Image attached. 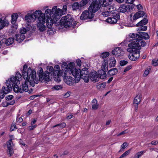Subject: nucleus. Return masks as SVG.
Segmentation results:
<instances>
[{
    "label": "nucleus",
    "instance_id": "f257e3e1",
    "mask_svg": "<svg viewBox=\"0 0 158 158\" xmlns=\"http://www.w3.org/2000/svg\"><path fill=\"white\" fill-rule=\"evenodd\" d=\"M69 65L70 68H69V69L70 70L71 73L77 82L80 80L81 77L84 80L85 82L88 83L89 81V72L88 68L84 67L81 70L80 69H76L75 65L73 62L70 63Z\"/></svg>",
    "mask_w": 158,
    "mask_h": 158
},
{
    "label": "nucleus",
    "instance_id": "f03ea898",
    "mask_svg": "<svg viewBox=\"0 0 158 158\" xmlns=\"http://www.w3.org/2000/svg\"><path fill=\"white\" fill-rule=\"evenodd\" d=\"M22 77L21 74L18 72L16 74L15 77L13 76L8 80L9 82H11L14 85V91L17 93H22L24 91H27L28 90V82H29L30 83L31 79H29V80H26L25 78L24 84H22L20 87L18 85L20 83L19 79Z\"/></svg>",
    "mask_w": 158,
    "mask_h": 158
},
{
    "label": "nucleus",
    "instance_id": "7ed1b4c3",
    "mask_svg": "<svg viewBox=\"0 0 158 158\" xmlns=\"http://www.w3.org/2000/svg\"><path fill=\"white\" fill-rule=\"evenodd\" d=\"M27 67L28 66L26 64L24 65L22 72V75L24 79L26 78V80L31 79L30 84L32 87H34L35 84H37L38 83V78H36V73L35 70L31 69L30 67H29L27 72Z\"/></svg>",
    "mask_w": 158,
    "mask_h": 158
},
{
    "label": "nucleus",
    "instance_id": "20e7f679",
    "mask_svg": "<svg viewBox=\"0 0 158 158\" xmlns=\"http://www.w3.org/2000/svg\"><path fill=\"white\" fill-rule=\"evenodd\" d=\"M138 33L139 34H130L129 35L131 39L129 40V41L130 42L138 43L142 47H145L147 45V43L143 39L148 40L149 39L150 36L148 33L146 32Z\"/></svg>",
    "mask_w": 158,
    "mask_h": 158
},
{
    "label": "nucleus",
    "instance_id": "39448f33",
    "mask_svg": "<svg viewBox=\"0 0 158 158\" xmlns=\"http://www.w3.org/2000/svg\"><path fill=\"white\" fill-rule=\"evenodd\" d=\"M130 43L128 44V48L127 49L128 52L131 53V55H129V58L131 60L135 61L140 57V50L142 46L138 43Z\"/></svg>",
    "mask_w": 158,
    "mask_h": 158
},
{
    "label": "nucleus",
    "instance_id": "423d86ee",
    "mask_svg": "<svg viewBox=\"0 0 158 158\" xmlns=\"http://www.w3.org/2000/svg\"><path fill=\"white\" fill-rule=\"evenodd\" d=\"M95 3L92 2L88 8V10H85L82 13L80 17L81 20L86 21H91L94 16V13L99 9V6H95Z\"/></svg>",
    "mask_w": 158,
    "mask_h": 158
},
{
    "label": "nucleus",
    "instance_id": "0eeeda50",
    "mask_svg": "<svg viewBox=\"0 0 158 158\" xmlns=\"http://www.w3.org/2000/svg\"><path fill=\"white\" fill-rule=\"evenodd\" d=\"M52 10L53 11V14L51 16V20H50V22H49V20L48 19L46 22L47 26L51 31H52L51 28L53 24L56 26L62 15L64 14L62 10L59 8L57 9L56 6H54Z\"/></svg>",
    "mask_w": 158,
    "mask_h": 158
},
{
    "label": "nucleus",
    "instance_id": "6e6552de",
    "mask_svg": "<svg viewBox=\"0 0 158 158\" xmlns=\"http://www.w3.org/2000/svg\"><path fill=\"white\" fill-rule=\"evenodd\" d=\"M74 20L72 15L69 14L62 17L60 22H58L56 26H59L58 29H59L63 28V27L68 28L71 27L72 23Z\"/></svg>",
    "mask_w": 158,
    "mask_h": 158
},
{
    "label": "nucleus",
    "instance_id": "1a4fd4ad",
    "mask_svg": "<svg viewBox=\"0 0 158 158\" xmlns=\"http://www.w3.org/2000/svg\"><path fill=\"white\" fill-rule=\"evenodd\" d=\"M70 67L69 64H68L67 63L65 62H63L62 63L61 68L64 72V74L63 76L64 77V81L68 85H72L74 82L73 78L71 77L66 76L68 72H70V70L69 69Z\"/></svg>",
    "mask_w": 158,
    "mask_h": 158
},
{
    "label": "nucleus",
    "instance_id": "9d476101",
    "mask_svg": "<svg viewBox=\"0 0 158 158\" xmlns=\"http://www.w3.org/2000/svg\"><path fill=\"white\" fill-rule=\"evenodd\" d=\"M37 74L38 75L39 79L38 81L44 82H47L51 80V77L49 76V73L48 71H45L44 73V71L41 67H40L38 69Z\"/></svg>",
    "mask_w": 158,
    "mask_h": 158
},
{
    "label": "nucleus",
    "instance_id": "9b49d317",
    "mask_svg": "<svg viewBox=\"0 0 158 158\" xmlns=\"http://www.w3.org/2000/svg\"><path fill=\"white\" fill-rule=\"evenodd\" d=\"M64 72L62 70L61 72L60 70V67L58 65H56L54 67V70L52 73V75L53 76L54 80L58 82L61 81L60 77L63 76Z\"/></svg>",
    "mask_w": 158,
    "mask_h": 158
},
{
    "label": "nucleus",
    "instance_id": "f8f14e48",
    "mask_svg": "<svg viewBox=\"0 0 158 158\" xmlns=\"http://www.w3.org/2000/svg\"><path fill=\"white\" fill-rule=\"evenodd\" d=\"M112 0H99L97 2L95 1H94L92 2L95 3V6L96 7L98 5L99 6V9L102 6L103 7H106L109 6L111 4Z\"/></svg>",
    "mask_w": 158,
    "mask_h": 158
},
{
    "label": "nucleus",
    "instance_id": "ddd939ff",
    "mask_svg": "<svg viewBox=\"0 0 158 158\" xmlns=\"http://www.w3.org/2000/svg\"><path fill=\"white\" fill-rule=\"evenodd\" d=\"M135 6V4H131L127 6L124 4L121 5L118 9V12L122 13H124L126 11L131 12L134 8Z\"/></svg>",
    "mask_w": 158,
    "mask_h": 158
},
{
    "label": "nucleus",
    "instance_id": "4468645a",
    "mask_svg": "<svg viewBox=\"0 0 158 158\" xmlns=\"http://www.w3.org/2000/svg\"><path fill=\"white\" fill-rule=\"evenodd\" d=\"M6 87L3 86L2 87V90L5 94H6L10 92V91L12 90V87L14 89V85L11 82H9V80H6Z\"/></svg>",
    "mask_w": 158,
    "mask_h": 158
},
{
    "label": "nucleus",
    "instance_id": "2eb2a0df",
    "mask_svg": "<svg viewBox=\"0 0 158 158\" xmlns=\"http://www.w3.org/2000/svg\"><path fill=\"white\" fill-rule=\"evenodd\" d=\"M112 53L117 57H119L123 56L124 55V52L123 48L121 47H117L112 50Z\"/></svg>",
    "mask_w": 158,
    "mask_h": 158
},
{
    "label": "nucleus",
    "instance_id": "dca6fc26",
    "mask_svg": "<svg viewBox=\"0 0 158 158\" xmlns=\"http://www.w3.org/2000/svg\"><path fill=\"white\" fill-rule=\"evenodd\" d=\"M33 15L35 16V19L38 18L39 22L42 21L44 22V19H45L43 16L44 14L42 13L40 10H36L33 14Z\"/></svg>",
    "mask_w": 158,
    "mask_h": 158
},
{
    "label": "nucleus",
    "instance_id": "f3484780",
    "mask_svg": "<svg viewBox=\"0 0 158 158\" xmlns=\"http://www.w3.org/2000/svg\"><path fill=\"white\" fill-rule=\"evenodd\" d=\"M89 77L91 80L94 82H98L100 78L98 74L94 70L91 71Z\"/></svg>",
    "mask_w": 158,
    "mask_h": 158
},
{
    "label": "nucleus",
    "instance_id": "a211bd4d",
    "mask_svg": "<svg viewBox=\"0 0 158 158\" xmlns=\"http://www.w3.org/2000/svg\"><path fill=\"white\" fill-rule=\"evenodd\" d=\"M144 16L145 17H147V15L144 11H139L134 15L133 17V21H135L137 19Z\"/></svg>",
    "mask_w": 158,
    "mask_h": 158
},
{
    "label": "nucleus",
    "instance_id": "6ab92c4d",
    "mask_svg": "<svg viewBox=\"0 0 158 158\" xmlns=\"http://www.w3.org/2000/svg\"><path fill=\"white\" fill-rule=\"evenodd\" d=\"M53 14V11L52 10L49 9H47L46 10L45 13L44 14L43 16L46 19L47 18L46 20V22L47 19L49 20V22H50V20H51V16H52Z\"/></svg>",
    "mask_w": 158,
    "mask_h": 158
},
{
    "label": "nucleus",
    "instance_id": "aec40b11",
    "mask_svg": "<svg viewBox=\"0 0 158 158\" xmlns=\"http://www.w3.org/2000/svg\"><path fill=\"white\" fill-rule=\"evenodd\" d=\"M2 15L0 14V30L3 28L5 26H7L9 24L8 21L4 19H2Z\"/></svg>",
    "mask_w": 158,
    "mask_h": 158
},
{
    "label": "nucleus",
    "instance_id": "412c9836",
    "mask_svg": "<svg viewBox=\"0 0 158 158\" xmlns=\"http://www.w3.org/2000/svg\"><path fill=\"white\" fill-rule=\"evenodd\" d=\"M35 16L28 13L24 17L25 20L28 22H32L35 20Z\"/></svg>",
    "mask_w": 158,
    "mask_h": 158
},
{
    "label": "nucleus",
    "instance_id": "4be33fe9",
    "mask_svg": "<svg viewBox=\"0 0 158 158\" xmlns=\"http://www.w3.org/2000/svg\"><path fill=\"white\" fill-rule=\"evenodd\" d=\"M45 19H44V22L42 21L39 22L37 24V28L41 32H43L45 30L46 27L44 25L45 23Z\"/></svg>",
    "mask_w": 158,
    "mask_h": 158
},
{
    "label": "nucleus",
    "instance_id": "5701e85b",
    "mask_svg": "<svg viewBox=\"0 0 158 158\" xmlns=\"http://www.w3.org/2000/svg\"><path fill=\"white\" fill-rule=\"evenodd\" d=\"M16 40L19 43L22 42L25 39V36L24 35L19 33L15 35Z\"/></svg>",
    "mask_w": 158,
    "mask_h": 158
},
{
    "label": "nucleus",
    "instance_id": "b1692460",
    "mask_svg": "<svg viewBox=\"0 0 158 158\" xmlns=\"http://www.w3.org/2000/svg\"><path fill=\"white\" fill-rule=\"evenodd\" d=\"M118 72V69L116 68H114L109 70L107 72L108 77H110L116 75Z\"/></svg>",
    "mask_w": 158,
    "mask_h": 158
},
{
    "label": "nucleus",
    "instance_id": "393cba45",
    "mask_svg": "<svg viewBox=\"0 0 158 158\" xmlns=\"http://www.w3.org/2000/svg\"><path fill=\"white\" fill-rule=\"evenodd\" d=\"M107 71L103 69L98 71V74L100 78L104 79L105 78L106 76V72Z\"/></svg>",
    "mask_w": 158,
    "mask_h": 158
},
{
    "label": "nucleus",
    "instance_id": "a878e982",
    "mask_svg": "<svg viewBox=\"0 0 158 158\" xmlns=\"http://www.w3.org/2000/svg\"><path fill=\"white\" fill-rule=\"evenodd\" d=\"M116 63V60L113 57H111L109 60V66L110 67H114L115 66Z\"/></svg>",
    "mask_w": 158,
    "mask_h": 158
},
{
    "label": "nucleus",
    "instance_id": "bb28decb",
    "mask_svg": "<svg viewBox=\"0 0 158 158\" xmlns=\"http://www.w3.org/2000/svg\"><path fill=\"white\" fill-rule=\"evenodd\" d=\"M14 41V39L13 38H9L8 39L6 38V40H5L3 44H5L7 46L10 45L12 44Z\"/></svg>",
    "mask_w": 158,
    "mask_h": 158
},
{
    "label": "nucleus",
    "instance_id": "cd10ccee",
    "mask_svg": "<svg viewBox=\"0 0 158 158\" xmlns=\"http://www.w3.org/2000/svg\"><path fill=\"white\" fill-rule=\"evenodd\" d=\"M102 66L101 67L102 69L105 71L108 70V61L107 59H105L103 60L102 63Z\"/></svg>",
    "mask_w": 158,
    "mask_h": 158
},
{
    "label": "nucleus",
    "instance_id": "c85d7f7f",
    "mask_svg": "<svg viewBox=\"0 0 158 158\" xmlns=\"http://www.w3.org/2000/svg\"><path fill=\"white\" fill-rule=\"evenodd\" d=\"M148 22V19L144 18L143 19L141 20L139 23H138L136 25V27L141 26H144Z\"/></svg>",
    "mask_w": 158,
    "mask_h": 158
},
{
    "label": "nucleus",
    "instance_id": "c756f323",
    "mask_svg": "<svg viewBox=\"0 0 158 158\" xmlns=\"http://www.w3.org/2000/svg\"><path fill=\"white\" fill-rule=\"evenodd\" d=\"M141 95L139 94L135 98L134 101V104H139L141 101Z\"/></svg>",
    "mask_w": 158,
    "mask_h": 158
},
{
    "label": "nucleus",
    "instance_id": "7c9ffc66",
    "mask_svg": "<svg viewBox=\"0 0 158 158\" xmlns=\"http://www.w3.org/2000/svg\"><path fill=\"white\" fill-rule=\"evenodd\" d=\"M106 21L109 23L114 24L116 23L117 22V19L114 17H109L106 19Z\"/></svg>",
    "mask_w": 158,
    "mask_h": 158
},
{
    "label": "nucleus",
    "instance_id": "2f4dec72",
    "mask_svg": "<svg viewBox=\"0 0 158 158\" xmlns=\"http://www.w3.org/2000/svg\"><path fill=\"white\" fill-rule=\"evenodd\" d=\"M106 85V83L105 82L98 83L97 85V89L101 91L105 88Z\"/></svg>",
    "mask_w": 158,
    "mask_h": 158
},
{
    "label": "nucleus",
    "instance_id": "473e14b6",
    "mask_svg": "<svg viewBox=\"0 0 158 158\" xmlns=\"http://www.w3.org/2000/svg\"><path fill=\"white\" fill-rule=\"evenodd\" d=\"M18 15L16 13H14L11 15V23L15 24L17 21Z\"/></svg>",
    "mask_w": 158,
    "mask_h": 158
},
{
    "label": "nucleus",
    "instance_id": "72a5a7b5",
    "mask_svg": "<svg viewBox=\"0 0 158 158\" xmlns=\"http://www.w3.org/2000/svg\"><path fill=\"white\" fill-rule=\"evenodd\" d=\"M108 10L109 11H106L105 12H104L102 13V15H103L105 17H107L110 14V12L111 14H114L115 13V11L113 10V11L110 10V8H109V7L108 8Z\"/></svg>",
    "mask_w": 158,
    "mask_h": 158
},
{
    "label": "nucleus",
    "instance_id": "f704fd0d",
    "mask_svg": "<svg viewBox=\"0 0 158 158\" xmlns=\"http://www.w3.org/2000/svg\"><path fill=\"white\" fill-rule=\"evenodd\" d=\"M88 0H82L81 1L79 4L80 9H81L84 7V6L88 3Z\"/></svg>",
    "mask_w": 158,
    "mask_h": 158
},
{
    "label": "nucleus",
    "instance_id": "c9c22d12",
    "mask_svg": "<svg viewBox=\"0 0 158 158\" xmlns=\"http://www.w3.org/2000/svg\"><path fill=\"white\" fill-rule=\"evenodd\" d=\"M15 103V101L14 100H13L11 102H10V103H8L5 102L2 103V105L3 107H6L10 105H13Z\"/></svg>",
    "mask_w": 158,
    "mask_h": 158
},
{
    "label": "nucleus",
    "instance_id": "e433bc0d",
    "mask_svg": "<svg viewBox=\"0 0 158 158\" xmlns=\"http://www.w3.org/2000/svg\"><path fill=\"white\" fill-rule=\"evenodd\" d=\"M109 55L110 53L108 52H103L100 55V57L102 59L106 58Z\"/></svg>",
    "mask_w": 158,
    "mask_h": 158
},
{
    "label": "nucleus",
    "instance_id": "4c0bfd02",
    "mask_svg": "<svg viewBox=\"0 0 158 158\" xmlns=\"http://www.w3.org/2000/svg\"><path fill=\"white\" fill-rule=\"evenodd\" d=\"M72 7L73 10L78 9H80V10L81 9L80 7L79 4L78 2H75L74 3L72 6Z\"/></svg>",
    "mask_w": 158,
    "mask_h": 158
},
{
    "label": "nucleus",
    "instance_id": "58836bf2",
    "mask_svg": "<svg viewBox=\"0 0 158 158\" xmlns=\"http://www.w3.org/2000/svg\"><path fill=\"white\" fill-rule=\"evenodd\" d=\"M66 126V124L65 123H61L56 124L52 127L53 128L59 126L61 129L64 128Z\"/></svg>",
    "mask_w": 158,
    "mask_h": 158
},
{
    "label": "nucleus",
    "instance_id": "ea45409f",
    "mask_svg": "<svg viewBox=\"0 0 158 158\" xmlns=\"http://www.w3.org/2000/svg\"><path fill=\"white\" fill-rule=\"evenodd\" d=\"M6 145L7 148H13V144L12 141H11V139H9L6 142Z\"/></svg>",
    "mask_w": 158,
    "mask_h": 158
},
{
    "label": "nucleus",
    "instance_id": "a19ab883",
    "mask_svg": "<svg viewBox=\"0 0 158 158\" xmlns=\"http://www.w3.org/2000/svg\"><path fill=\"white\" fill-rule=\"evenodd\" d=\"M145 151H143L141 152H138L135 156L134 158H139L143 153L145 152Z\"/></svg>",
    "mask_w": 158,
    "mask_h": 158
},
{
    "label": "nucleus",
    "instance_id": "79ce46f5",
    "mask_svg": "<svg viewBox=\"0 0 158 158\" xmlns=\"http://www.w3.org/2000/svg\"><path fill=\"white\" fill-rule=\"evenodd\" d=\"M6 36L4 35H1L0 36V42L1 45H3L4 42H5V40H6Z\"/></svg>",
    "mask_w": 158,
    "mask_h": 158
},
{
    "label": "nucleus",
    "instance_id": "37998d69",
    "mask_svg": "<svg viewBox=\"0 0 158 158\" xmlns=\"http://www.w3.org/2000/svg\"><path fill=\"white\" fill-rule=\"evenodd\" d=\"M139 27L138 28V31H144L147 30V26H142Z\"/></svg>",
    "mask_w": 158,
    "mask_h": 158
},
{
    "label": "nucleus",
    "instance_id": "c03bdc74",
    "mask_svg": "<svg viewBox=\"0 0 158 158\" xmlns=\"http://www.w3.org/2000/svg\"><path fill=\"white\" fill-rule=\"evenodd\" d=\"M131 149L126 151L119 158H123L127 156L130 152Z\"/></svg>",
    "mask_w": 158,
    "mask_h": 158
},
{
    "label": "nucleus",
    "instance_id": "a18cd8bd",
    "mask_svg": "<svg viewBox=\"0 0 158 158\" xmlns=\"http://www.w3.org/2000/svg\"><path fill=\"white\" fill-rule=\"evenodd\" d=\"M151 70V69L150 68H147L145 70L143 75L144 77H146L149 73V72Z\"/></svg>",
    "mask_w": 158,
    "mask_h": 158
},
{
    "label": "nucleus",
    "instance_id": "49530a36",
    "mask_svg": "<svg viewBox=\"0 0 158 158\" xmlns=\"http://www.w3.org/2000/svg\"><path fill=\"white\" fill-rule=\"evenodd\" d=\"M152 64L155 66L158 65V59H154L152 60Z\"/></svg>",
    "mask_w": 158,
    "mask_h": 158
},
{
    "label": "nucleus",
    "instance_id": "de8ad7c7",
    "mask_svg": "<svg viewBox=\"0 0 158 158\" xmlns=\"http://www.w3.org/2000/svg\"><path fill=\"white\" fill-rule=\"evenodd\" d=\"M7 150L9 152L8 154L10 155V156H11L14 153L13 148H7Z\"/></svg>",
    "mask_w": 158,
    "mask_h": 158
},
{
    "label": "nucleus",
    "instance_id": "09e8293b",
    "mask_svg": "<svg viewBox=\"0 0 158 158\" xmlns=\"http://www.w3.org/2000/svg\"><path fill=\"white\" fill-rule=\"evenodd\" d=\"M63 86L61 85H55L53 87L54 89L57 90H59L62 88Z\"/></svg>",
    "mask_w": 158,
    "mask_h": 158
},
{
    "label": "nucleus",
    "instance_id": "8fccbe9b",
    "mask_svg": "<svg viewBox=\"0 0 158 158\" xmlns=\"http://www.w3.org/2000/svg\"><path fill=\"white\" fill-rule=\"evenodd\" d=\"M128 63V62L125 60H121L119 62V64L121 66H123L126 65Z\"/></svg>",
    "mask_w": 158,
    "mask_h": 158
},
{
    "label": "nucleus",
    "instance_id": "3c124183",
    "mask_svg": "<svg viewBox=\"0 0 158 158\" xmlns=\"http://www.w3.org/2000/svg\"><path fill=\"white\" fill-rule=\"evenodd\" d=\"M54 70V68L52 66H50L49 69V75L51 73V77L52 76V73L53 72Z\"/></svg>",
    "mask_w": 158,
    "mask_h": 158
},
{
    "label": "nucleus",
    "instance_id": "603ef678",
    "mask_svg": "<svg viewBox=\"0 0 158 158\" xmlns=\"http://www.w3.org/2000/svg\"><path fill=\"white\" fill-rule=\"evenodd\" d=\"M27 31V30L25 28H23L22 29H21L20 30V34L24 35Z\"/></svg>",
    "mask_w": 158,
    "mask_h": 158
},
{
    "label": "nucleus",
    "instance_id": "864d4df0",
    "mask_svg": "<svg viewBox=\"0 0 158 158\" xmlns=\"http://www.w3.org/2000/svg\"><path fill=\"white\" fill-rule=\"evenodd\" d=\"M98 105L97 103H94L92 105V108L93 110H97L98 107Z\"/></svg>",
    "mask_w": 158,
    "mask_h": 158
},
{
    "label": "nucleus",
    "instance_id": "5fc2aeb1",
    "mask_svg": "<svg viewBox=\"0 0 158 158\" xmlns=\"http://www.w3.org/2000/svg\"><path fill=\"white\" fill-rule=\"evenodd\" d=\"M127 146V143L126 142H124L121 145V147L122 148V151H123L124 149L126 148Z\"/></svg>",
    "mask_w": 158,
    "mask_h": 158
},
{
    "label": "nucleus",
    "instance_id": "6e6d98bb",
    "mask_svg": "<svg viewBox=\"0 0 158 158\" xmlns=\"http://www.w3.org/2000/svg\"><path fill=\"white\" fill-rule=\"evenodd\" d=\"M132 67V66L131 65H130L129 66H127L125 68L123 71L125 73L127 71L131 69Z\"/></svg>",
    "mask_w": 158,
    "mask_h": 158
},
{
    "label": "nucleus",
    "instance_id": "4d7b16f0",
    "mask_svg": "<svg viewBox=\"0 0 158 158\" xmlns=\"http://www.w3.org/2000/svg\"><path fill=\"white\" fill-rule=\"evenodd\" d=\"M119 12H118L115 15L113 16V17H114L117 19V21L118 20L120 19V14L119 13Z\"/></svg>",
    "mask_w": 158,
    "mask_h": 158
},
{
    "label": "nucleus",
    "instance_id": "13d9d810",
    "mask_svg": "<svg viewBox=\"0 0 158 158\" xmlns=\"http://www.w3.org/2000/svg\"><path fill=\"white\" fill-rule=\"evenodd\" d=\"M16 128V126L15 124H13L11 125L10 129V131H14V129Z\"/></svg>",
    "mask_w": 158,
    "mask_h": 158
},
{
    "label": "nucleus",
    "instance_id": "bf43d9fd",
    "mask_svg": "<svg viewBox=\"0 0 158 158\" xmlns=\"http://www.w3.org/2000/svg\"><path fill=\"white\" fill-rule=\"evenodd\" d=\"M2 90H0V98L1 99L3 98L5 96Z\"/></svg>",
    "mask_w": 158,
    "mask_h": 158
},
{
    "label": "nucleus",
    "instance_id": "052dcab7",
    "mask_svg": "<svg viewBox=\"0 0 158 158\" xmlns=\"http://www.w3.org/2000/svg\"><path fill=\"white\" fill-rule=\"evenodd\" d=\"M14 97L12 95H9L6 98V100H11Z\"/></svg>",
    "mask_w": 158,
    "mask_h": 158
},
{
    "label": "nucleus",
    "instance_id": "680f3d73",
    "mask_svg": "<svg viewBox=\"0 0 158 158\" xmlns=\"http://www.w3.org/2000/svg\"><path fill=\"white\" fill-rule=\"evenodd\" d=\"M150 134L152 135V137L153 136L155 138L156 137V136L158 135V134L157 133H154V129L153 130L150 132Z\"/></svg>",
    "mask_w": 158,
    "mask_h": 158
},
{
    "label": "nucleus",
    "instance_id": "e2e57ef3",
    "mask_svg": "<svg viewBox=\"0 0 158 158\" xmlns=\"http://www.w3.org/2000/svg\"><path fill=\"white\" fill-rule=\"evenodd\" d=\"M76 63L77 65L79 66H80L81 65V62L80 59H78L76 60Z\"/></svg>",
    "mask_w": 158,
    "mask_h": 158
},
{
    "label": "nucleus",
    "instance_id": "0e129e2a",
    "mask_svg": "<svg viewBox=\"0 0 158 158\" xmlns=\"http://www.w3.org/2000/svg\"><path fill=\"white\" fill-rule=\"evenodd\" d=\"M37 126L36 125H33V126H31L29 127V130L30 131H31L32 130H33L34 128H35Z\"/></svg>",
    "mask_w": 158,
    "mask_h": 158
},
{
    "label": "nucleus",
    "instance_id": "69168bd1",
    "mask_svg": "<svg viewBox=\"0 0 158 158\" xmlns=\"http://www.w3.org/2000/svg\"><path fill=\"white\" fill-rule=\"evenodd\" d=\"M23 121V119L21 117H19L18 118V117H17L16 121L18 123H20Z\"/></svg>",
    "mask_w": 158,
    "mask_h": 158
},
{
    "label": "nucleus",
    "instance_id": "338daca9",
    "mask_svg": "<svg viewBox=\"0 0 158 158\" xmlns=\"http://www.w3.org/2000/svg\"><path fill=\"white\" fill-rule=\"evenodd\" d=\"M137 9L139 10H142L143 9V7L140 4H139L136 6Z\"/></svg>",
    "mask_w": 158,
    "mask_h": 158
},
{
    "label": "nucleus",
    "instance_id": "774afa93",
    "mask_svg": "<svg viewBox=\"0 0 158 158\" xmlns=\"http://www.w3.org/2000/svg\"><path fill=\"white\" fill-rule=\"evenodd\" d=\"M150 143L152 145H156L158 143V140L157 141L153 140Z\"/></svg>",
    "mask_w": 158,
    "mask_h": 158
}]
</instances>
